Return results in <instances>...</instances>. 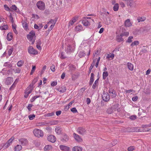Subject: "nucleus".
Wrapping results in <instances>:
<instances>
[{
    "mask_svg": "<svg viewBox=\"0 0 151 151\" xmlns=\"http://www.w3.org/2000/svg\"><path fill=\"white\" fill-rule=\"evenodd\" d=\"M35 33L33 31H31L27 36L28 39L32 44H33L35 42Z\"/></svg>",
    "mask_w": 151,
    "mask_h": 151,
    "instance_id": "f257e3e1",
    "label": "nucleus"
},
{
    "mask_svg": "<svg viewBox=\"0 0 151 151\" xmlns=\"http://www.w3.org/2000/svg\"><path fill=\"white\" fill-rule=\"evenodd\" d=\"M37 81V79H35L33 81L32 83L30 84L29 86L27 87L25 91V92L26 93H27L29 95L32 92V91L33 90L32 87L36 83Z\"/></svg>",
    "mask_w": 151,
    "mask_h": 151,
    "instance_id": "f03ea898",
    "label": "nucleus"
},
{
    "mask_svg": "<svg viewBox=\"0 0 151 151\" xmlns=\"http://www.w3.org/2000/svg\"><path fill=\"white\" fill-rule=\"evenodd\" d=\"M34 135L38 137H42L43 136V133L41 130L38 129H35L33 131Z\"/></svg>",
    "mask_w": 151,
    "mask_h": 151,
    "instance_id": "7ed1b4c3",
    "label": "nucleus"
},
{
    "mask_svg": "<svg viewBox=\"0 0 151 151\" xmlns=\"http://www.w3.org/2000/svg\"><path fill=\"white\" fill-rule=\"evenodd\" d=\"M36 5L37 8L40 10H44L45 9V5L42 1H39L37 2Z\"/></svg>",
    "mask_w": 151,
    "mask_h": 151,
    "instance_id": "20e7f679",
    "label": "nucleus"
},
{
    "mask_svg": "<svg viewBox=\"0 0 151 151\" xmlns=\"http://www.w3.org/2000/svg\"><path fill=\"white\" fill-rule=\"evenodd\" d=\"M103 100L105 101H108L110 99V96L106 92H104L102 95Z\"/></svg>",
    "mask_w": 151,
    "mask_h": 151,
    "instance_id": "39448f33",
    "label": "nucleus"
},
{
    "mask_svg": "<svg viewBox=\"0 0 151 151\" xmlns=\"http://www.w3.org/2000/svg\"><path fill=\"white\" fill-rule=\"evenodd\" d=\"M28 52L31 54L36 55L38 53L37 51L34 49L32 46H29L28 48Z\"/></svg>",
    "mask_w": 151,
    "mask_h": 151,
    "instance_id": "423d86ee",
    "label": "nucleus"
},
{
    "mask_svg": "<svg viewBox=\"0 0 151 151\" xmlns=\"http://www.w3.org/2000/svg\"><path fill=\"white\" fill-rule=\"evenodd\" d=\"M75 47L73 45H68L65 48V51L67 53H70L74 51Z\"/></svg>",
    "mask_w": 151,
    "mask_h": 151,
    "instance_id": "0eeeda50",
    "label": "nucleus"
},
{
    "mask_svg": "<svg viewBox=\"0 0 151 151\" xmlns=\"http://www.w3.org/2000/svg\"><path fill=\"white\" fill-rule=\"evenodd\" d=\"M47 139L48 140L52 143L55 142L56 140L55 137L53 135H50L47 136Z\"/></svg>",
    "mask_w": 151,
    "mask_h": 151,
    "instance_id": "6e6552de",
    "label": "nucleus"
},
{
    "mask_svg": "<svg viewBox=\"0 0 151 151\" xmlns=\"http://www.w3.org/2000/svg\"><path fill=\"white\" fill-rule=\"evenodd\" d=\"M73 135L75 139L78 142H81L82 141V139L78 135L75 133H74Z\"/></svg>",
    "mask_w": 151,
    "mask_h": 151,
    "instance_id": "1a4fd4ad",
    "label": "nucleus"
},
{
    "mask_svg": "<svg viewBox=\"0 0 151 151\" xmlns=\"http://www.w3.org/2000/svg\"><path fill=\"white\" fill-rule=\"evenodd\" d=\"M60 149L64 151H68L69 150V147L68 146L61 145L59 146Z\"/></svg>",
    "mask_w": 151,
    "mask_h": 151,
    "instance_id": "9d476101",
    "label": "nucleus"
},
{
    "mask_svg": "<svg viewBox=\"0 0 151 151\" xmlns=\"http://www.w3.org/2000/svg\"><path fill=\"white\" fill-rule=\"evenodd\" d=\"M77 131L79 133L82 135L84 134L86 132V130L82 127L79 128Z\"/></svg>",
    "mask_w": 151,
    "mask_h": 151,
    "instance_id": "9b49d317",
    "label": "nucleus"
},
{
    "mask_svg": "<svg viewBox=\"0 0 151 151\" xmlns=\"http://www.w3.org/2000/svg\"><path fill=\"white\" fill-rule=\"evenodd\" d=\"M19 142L22 145H26L27 143V139L24 138L20 139L19 140Z\"/></svg>",
    "mask_w": 151,
    "mask_h": 151,
    "instance_id": "f8f14e48",
    "label": "nucleus"
},
{
    "mask_svg": "<svg viewBox=\"0 0 151 151\" xmlns=\"http://www.w3.org/2000/svg\"><path fill=\"white\" fill-rule=\"evenodd\" d=\"M14 138L13 137H11L5 144V147L6 148H8L12 143V141L14 140Z\"/></svg>",
    "mask_w": 151,
    "mask_h": 151,
    "instance_id": "ddd939ff",
    "label": "nucleus"
},
{
    "mask_svg": "<svg viewBox=\"0 0 151 151\" xmlns=\"http://www.w3.org/2000/svg\"><path fill=\"white\" fill-rule=\"evenodd\" d=\"M26 21L24 20L22 22L23 27L26 30H28V23Z\"/></svg>",
    "mask_w": 151,
    "mask_h": 151,
    "instance_id": "4468645a",
    "label": "nucleus"
},
{
    "mask_svg": "<svg viewBox=\"0 0 151 151\" xmlns=\"http://www.w3.org/2000/svg\"><path fill=\"white\" fill-rule=\"evenodd\" d=\"M83 27L81 25L78 24L75 27V30L76 32H80L83 30Z\"/></svg>",
    "mask_w": 151,
    "mask_h": 151,
    "instance_id": "2eb2a0df",
    "label": "nucleus"
},
{
    "mask_svg": "<svg viewBox=\"0 0 151 151\" xmlns=\"http://www.w3.org/2000/svg\"><path fill=\"white\" fill-rule=\"evenodd\" d=\"M124 24L126 27H129L132 25V23L130 22V20L129 19H128L125 21Z\"/></svg>",
    "mask_w": 151,
    "mask_h": 151,
    "instance_id": "dca6fc26",
    "label": "nucleus"
},
{
    "mask_svg": "<svg viewBox=\"0 0 151 151\" xmlns=\"http://www.w3.org/2000/svg\"><path fill=\"white\" fill-rule=\"evenodd\" d=\"M128 68L130 70H133L134 69V65L130 63H128L127 64Z\"/></svg>",
    "mask_w": 151,
    "mask_h": 151,
    "instance_id": "f3484780",
    "label": "nucleus"
},
{
    "mask_svg": "<svg viewBox=\"0 0 151 151\" xmlns=\"http://www.w3.org/2000/svg\"><path fill=\"white\" fill-rule=\"evenodd\" d=\"M56 89L62 93L65 92L66 90V87L64 86H62L61 88H57Z\"/></svg>",
    "mask_w": 151,
    "mask_h": 151,
    "instance_id": "a211bd4d",
    "label": "nucleus"
},
{
    "mask_svg": "<svg viewBox=\"0 0 151 151\" xmlns=\"http://www.w3.org/2000/svg\"><path fill=\"white\" fill-rule=\"evenodd\" d=\"M127 4L131 7H133L134 6L133 0H128Z\"/></svg>",
    "mask_w": 151,
    "mask_h": 151,
    "instance_id": "6ab92c4d",
    "label": "nucleus"
},
{
    "mask_svg": "<svg viewBox=\"0 0 151 151\" xmlns=\"http://www.w3.org/2000/svg\"><path fill=\"white\" fill-rule=\"evenodd\" d=\"M73 151H82V148L81 147L76 146L73 148Z\"/></svg>",
    "mask_w": 151,
    "mask_h": 151,
    "instance_id": "aec40b11",
    "label": "nucleus"
},
{
    "mask_svg": "<svg viewBox=\"0 0 151 151\" xmlns=\"http://www.w3.org/2000/svg\"><path fill=\"white\" fill-rule=\"evenodd\" d=\"M69 71L71 73H73L74 71H75L76 69V67L74 65H70L69 67Z\"/></svg>",
    "mask_w": 151,
    "mask_h": 151,
    "instance_id": "412c9836",
    "label": "nucleus"
},
{
    "mask_svg": "<svg viewBox=\"0 0 151 151\" xmlns=\"http://www.w3.org/2000/svg\"><path fill=\"white\" fill-rule=\"evenodd\" d=\"M52 147L51 145H46L44 147V150L45 151H48L49 150H52Z\"/></svg>",
    "mask_w": 151,
    "mask_h": 151,
    "instance_id": "4be33fe9",
    "label": "nucleus"
},
{
    "mask_svg": "<svg viewBox=\"0 0 151 151\" xmlns=\"http://www.w3.org/2000/svg\"><path fill=\"white\" fill-rule=\"evenodd\" d=\"M12 33L9 32L7 35L6 38L8 40L10 41L12 39Z\"/></svg>",
    "mask_w": 151,
    "mask_h": 151,
    "instance_id": "5701e85b",
    "label": "nucleus"
},
{
    "mask_svg": "<svg viewBox=\"0 0 151 151\" xmlns=\"http://www.w3.org/2000/svg\"><path fill=\"white\" fill-rule=\"evenodd\" d=\"M82 23L85 26H88L90 25V22L87 20H83L82 21Z\"/></svg>",
    "mask_w": 151,
    "mask_h": 151,
    "instance_id": "b1692460",
    "label": "nucleus"
},
{
    "mask_svg": "<svg viewBox=\"0 0 151 151\" xmlns=\"http://www.w3.org/2000/svg\"><path fill=\"white\" fill-rule=\"evenodd\" d=\"M76 21V19L75 18H73L69 22V26H70L73 25Z\"/></svg>",
    "mask_w": 151,
    "mask_h": 151,
    "instance_id": "393cba45",
    "label": "nucleus"
},
{
    "mask_svg": "<svg viewBox=\"0 0 151 151\" xmlns=\"http://www.w3.org/2000/svg\"><path fill=\"white\" fill-rule=\"evenodd\" d=\"M22 147L21 145H18L15 147V151H19L22 149Z\"/></svg>",
    "mask_w": 151,
    "mask_h": 151,
    "instance_id": "a878e982",
    "label": "nucleus"
},
{
    "mask_svg": "<svg viewBox=\"0 0 151 151\" xmlns=\"http://www.w3.org/2000/svg\"><path fill=\"white\" fill-rule=\"evenodd\" d=\"M122 35H120L117 36V40L118 42H120L123 41V39L122 38Z\"/></svg>",
    "mask_w": 151,
    "mask_h": 151,
    "instance_id": "bb28decb",
    "label": "nucleus"
},
{
    "mask_svg": "<svg viewBox=\"0 0 151 151\" xmlns=\"http://www.w3.org/2000/svg\"><path fill=\"white\" fill-rule=\"evenodd\" d=\"M57 19L55 18L54 19H51L49 22H48V24H50V23H52V24L55 25L57 21Z\"/></svg>",
    "mask_w": 151,
    "mask_h": 151,
    "instance_id": "cd10ccee",
    "label": "nucleus"
},
{
    "mask_svg": "<svg viewBox=\"0 0 151 151\" xmlns=\"http://www.w3.org/2000/svg\"><path fill=\"white\" fill-rule=\"evenodd\" d=\"M139 44V42L138 41L136 40L134 41V42H133L130 45L132 47H133L134 46H137Z\"/></svg>",
    "mask_w": 151,
    "mask_h": 151,
    "instance_id": "c85d7f7f",
    "label": "nucleus"
},
{
    "mask_svg": "<svg viewBox=\"0 0 151 151\" xmlns=\"http://www.w3.org/2000/svg\"><path fill=\"white\" fill-rule=\"evenodd\" d=\"M4 66L5 67H7L8 68H10L12 67V65L10 64V63L9 62L4 63Z\"/></svg>",
    "mask_w": 151,
    "mask_h": 151,
    "instance_id": "c756f323",
    "label": "nucleus"
},
{
    "mask_svg": "<svg viewBox=\"0 0 151 151\" xmlns=\"http://www.w3.org/2000/svg\"><path fill=\"white\" fill-rule=\"evenodd\" d=\"M109 73L107 71H104L103 74V79L105 80L106 77L108 76Z\"/></svg>",
    "mask_w": 151,
    "mask_h": 151,
    "instance_id": "7c9ffc66",
    "label": "nucleus"
},
{
    "mask_svg": "<svg viewBox=\"0 0 151 151\" xmlns=\"http://www.w3.org/2000/svg\"><path fill=\"white\" fill-rule=\"evenodd\" d=\"M114 111H115V109L114 110L112 107L108 109L107 110V112L109 114H111Z\"/></svg>",
    "mask_w": 151,
    "mask_h": 151,
    "instance_id": "2f4dec72",
    "label": "nucleus"
},
{
    "mask_svg": "<svg viewBox=\"0 0 151 151\" xmlns=\"http://www.w3.org/2000/svg\"><path fill=\"white\" fill-rule=\"evenodd\" d=\"M114 57V54H109L107 55L106 58L108 59H110L111 58L113 59Z\"/></svg>",
    "mask_w": 151,
    "mask_h": 151,
    "instance_id": "473e14b6",
    "label": "nucleus"
},
{
    "mask_svg": "<svg viewBox=\"0 0 151 151\" xmlns=\"http://www.w3.org/2000/svg\"><path fill=\"white\" fill-rule=\"evenodd\" d=\"M146 18L145 17H139L137 19V20L139 22H143L146 19Z\"/></svg>",
    "mask_w": 151,
    "mask_h": 151,
    "instance_id": "72a5a7b5",
    "label": "nucleus"
},
{
    "mask_svg": "<svg viewBox=\"0 0 151 151\" xmlns=\"http://www.w3.org/2000/svg\"><path fill=\"white\" fill-rule=\"evenodd\" d=\"M119 9V4H115L114 6L113 9L114 11H116Z\"/></svg>",
    "mask_w": 151,
    "mask_h": 151,
    "instance_id": "f704fd0d",
    "label": "nucleus"
},
{
    "mask_svg": "<svg viewBox=\"0 0 151 151\" xmlns=\"http://www.w3.org/2000/svg\"><path fill=\"white\" fill-rule=\"evenodd\" d=\"M86 55V53L84 52L80 51L79 54V56L80 58H82Z\"/></svg>",
    "mask_w": 151,
    "mask_h": 151,
    "instance_id": "c9c22d12",
    "label": "nucleus"
},
{
    "mask_svg": "<svg viewBox=\"0 0 151 151\" xmlns=\"http://www.w3.org/2000/svg\"><path fill=\"white\" fill-rule=\"evenodd\" d=\"M98 81H99V79H98L96 80L94 83L93 84V85L92 86V88H93L94 89L96 88V87L97 86V85L98 83Z\"/></svg>",
    "mask_w": 151,
    "mask_h": 151,
    "instance_id": "e433bc0d",
    "label": "nucleus"
},
{
    "mask_svg": "<svg viewBox=\"0 0 151 151\" xmlns=\"http://www.w3.org/2000/svg\"><path fill=\"white\" fill-rule=\"evenodd\" d=\"M0 29L1 30H5L8 29V26L7 25H3L0 27Z\"/></svg>",
    "mask_w": 151,
    "mask_h": 151,
    "instance_id": "4c0bfd02",
    "label": "nucleus"
},
{
    "mask_svg": "<svg viewBox=\"0 0 151 151\" xmlns=\"http://www.w3.org/2000/svg\"><path fill=\"white\" fill-rule=\"evenodd\" d=\"M55 131L58 134H60L61 132V130L59 129V128L58 127H57L55 128Z\"/></svg>",
    "mask_w": 151,
    "mask_h": 151,
    "instance_id": "58836bf2",
    "label": "nucleus"
},
{
    "mask_svg": "<svg viewBox=\"0 0 151 151\" xmlns=\"http://www.w3.org/2000/svg\"><path fill=\"white\" fill-rule=\"evenodd\" d=\"M35 116L34 114H30L28 116V118L30 120H32L35 117Z\"/></svg>",
    "mask_w": 151,
    "mask_h": 151,
    "instance_id": "ea45409f",
    "label": "nucleus"
},
{
    "mask_svg": "<svg viewBox=\"0 0 151 151\" xmlns=\"http://www.w3.org/2000/svg\"><path fill=\"white\" fill-rule=\"evenodd\" d=\"M24 62L23 61L20 60L18 61L17 63V65L19 67H21L22 65L24 64Z\"/></svg>",
    "mask_w": 151,
    "mask_h": 151,
    "instance_id": "a19ab883",
    "label": "nucleus"
},
{
    "mask_svg": "<svg viewBox=\"0 0 151 151\" xmlns=\"http://www.w3.org/2000/svg\"><path fill=\"white\" fill-rule=\"evenodd\" d=\"M133 36H131L129 37L127 42L129 43L132 42V39H133Z\"/></svg>",
    "mask_w": 151,
    "mask_h": 151,
    "instance_id": "79ce46f5",
    "label": "nucleus"
},
{
    "mask_svg": "<svg viewBox=\"0 0 151 151\" xmlns=\"http://www.w3.org/2000/svg\"><path fill=\"white\" fill-rule=\"evenodd\" d=\"M40 97V95L34 96L31 99L30 101L31 102H32L34 101L37 98Z\"/></svg>",
    "mask_w": 151,
    "mask_h": 151,
    "instance_id": "37998d69",
    "label": "nucleus"
},
{
    "mask_svg": "<svg viewBox=\"0 0 151 151\" xmlns=\"http://www.w3.org/2000/svg\"><path fill=\"white\" fill-rule=\"evenodd\" d=\"M12 81V78L11 77H8L7 78L6 81L7 83L8 84H10L11 81Z\"/></svg>",
    "mask_w": 151,
    "mask_h": 151,
    "instance_id": "c03bdc74",
    "label": "nucleus"
},
{
    "mask_svg": "<svg viewBox=\"0 0 151 151\" xmlns=\"http://www.w3.org/2000/svg\"><path fill=\"white\" fill-rule=\"evenodd\" d=\"M119 105L118 104H116L113 106L111 107L114 110L115 109L116 111L117 109V108L119 106Z\"/></svg>",
    "mask_w": 151,
    "mask_h": 151,
    "instance_id": "a18cd8bd",
    "label": "nucleus"
},
{
    "mask_svg": "<svg viewBox=\"0 0 151 151\" xmlns=\"http://www.w3.org/2000/svg\"><path fill=\"white\" fill-rule=\"evenodd\" d=\"M68 137L66 135H64L63 137V139L66 142L68 140Z\"/></svg>",
    "mask_w": 151,
    "mask_h": 151,
    "instance_id": "49530a36",
    "label": "nucleus"
},
{
    "mask_svg": "<svg viewBox=\"0 0 151 151\" xmlns=\"http://www.w3.org/2000/svg\"><path fill=\"white\" fill-rule=\"evenodd\" d=\"M36 69V66H32V69L31 70V72L30 73V74L31 75L35 71V70Z\"/></svg>",
    "mask_w": 151,
    "mask_h": 151,
    "instance_id": "de8ad7c7",
    "label": "nucleus"
},
{
    "mask_svg": "<svg viewBox=\"0 0 151 151\" xmlns=\"http://www.w3.org/2000/svg\"><path fill=\"white\" fill-rule=\"evenodd\" d=\"M137 117L135 115H132L129 117V119L132 120H134L136 119Z\"/></svg>",
    "mask_w": 151,
    "mask_h": 151,
    "instance_id": "09e8293b",
    "label": "nucleus"
},
{
    "mask_svg": "<svg viewBox=\"0 0 151 151\" xmlns=\"http://www.w3.org/2000/svg\"><path fill=\"white\" fill-rule=\"evenodd\" d=\"M4 7L5 9L7 11H10V9L9 8V7H8V6L6 5L5 4L4 5Z\"/></svg>",
    "mask_w": 151,
    "mask_h": 151,
    "instance_id": "8fccbe9b",
    "label": "nucleus"
},
{
    "mask_svg": "<svg viewBox=\"0 0 151 151\" xmlns=\"http://www.w3.org/2000/svg\"><path fill=\"white\" fill-rule=\"evenodd\" d=\"M13 52V49L12 48H10L9 50L8 51V54L9 56H10L12 54Z\"/></svg>",
    "mask_w": 151,
    "mask_h": 151,
    "instance_id": "3c124183",
    "label": "nucleus"
},
{
    "mask_svg": "<svg viewBox=\"0 0 151 151\" xmlns=\"http://www.w3.org/2000/svg\"><path fill=\"white\" fill-rule=\"evenodd\" d=\"M33 105L31 104H29L27 107V108L28 109L29 111H30L32 109L31 108L32 106Z\"/></svg>",
    "mask_w": 151,
    "mask_h": 151,
    "instance_id": "603ef678",
    "label": "nucleus"
},
{
    "mask_svg": "<svg viewBox=\"0 0 151 151\" xmlns=\"http://www.w3.org/2000/svg\"><path fill=\"white\" fill-rule=\"evenodd\" d=\"M11 8L14 11H16L17 10V7L15 5H12Z\"/></svg>",
    "mask_w": 151,
    "mask_h": 151,
    "instance_id": "864d4df0",
    "label": "nucleus"
},
{
    "mask_svg": "<svg viewBox=\"0 0 151 151\" xmlns=\"http://www.w3.org/2000/svg\"><path fill=\"white\" fill-rule=\"evenodd\" d=\"M50 69L52 72H54L55 70V66L54 65H52L50 67Z\"/></svg>",
    "mask_w": 151,
    "mask_h": 151,
    "instance_id": "5fc2aeb1",
    "label": "nucleus"
},
{
    "mask_svg": "<svg viewBox=\"0 0 151 151\" xmlns=\"http://www.w3.org/2000/svg\"><path fill=\"white\" fill-rule=\"evenodd\" d=\"M9 19L11 22L12 23H14L13 18L11 14H10L9 16Z\"/></svg>",
    "mask_w": 151,
    "mask_h": 151,
    "instance_id": "6e6d98bb",
    "label": "nucleus"
},
{
    "mask_svg": "<svg viewBox=\"0 0 151 151\" xmlns=\"http://www.w3.org/2000/svg\"><path fill=\"white\" fill-rule=\"evenodd\" d=\"M57 82L55 81H54L52 82L51 84V85L52 86H56L57 84Z\"/></svg>",
    "mask_w": 151,
    "mask_h": 151,
    "instance_id": "4d7b16f0",
    "label": "nucleus"
},
{
    "mask_svg": "<svg viewBox=\"0 0 151 151\" xmlns=\"http://www.w3.org/2000/svg\"><path fill=\"white\" fill-rule=\"evenodd\" d=\"M95 65V62L94 61H93L90 67V70L91 71V70L93 68V66L94 65Z\"/></svg>",
    "mask_w": 151,
    "mask_h": 151,
    "instance_id": "13d9d810",
    "label": "nucleus"
},
{
    "mask_svg": "<svg viewBox=\"0 0 151 151\" xmlns=\"http://www.w3.org/2000/svg\"><path fill=\"white\" fill-rule=\"evenodd\" d=\"M110 93H111V94H113V96L114 97H115L116 96V94L115 93V92L114 91H110L109 92Z\"/></svg>",
    "mask_w": 151,
    "mask_h": 151,
    "instance_id": "bf43d9fd",
    "label": "nucleus"
},
{
    "mask_svg": "<svg viewBox=\"0 0 151 151\" xmlns=\"http://www.w3.org/2000/svg\"><path fill=\"white\" fill-rule=\"evenodd\" d=\"M71 111L73 113H76L77 112V110L75 108H72L71 109Z\"/></svg>",
    "mask_w": 151,
    "mask_h": 151,
    "instance_id": "052dcab7",
    "label": "nucleus"
},
{
    "mask_svg": "<svg viewBox=\"0 0 151 151\" xmlns=\"http://www.w3.org/2000/svg\"><path fill=\"white\" fill-rule=\"evenodd\" d=\"M133 91L134 90L132 89H130L129 90H126L125 91V92H126V93H130L131 92H133Z\"/></svg>",
    "mask_w": 151,
    "mask_h": 151,
    "instance_id": "680f3d73",
    "label": "nucleus"
},
{
    "mask_svg": "<svg viewBox=\"0 0 151 151\" xmlns=\"http://www.w3.org/2000/svg\"><path fill=\"white\" fill-rule=\"evenodd\" d=\"M134 149V148L133 147H130L128 148V151H132Z\"/></svg>",
    "mask_w": 151,
    "mask_h": 151,
    "instance_id": "e2e57ef3",
    "label": "nucleus"
},
{
    "mask_svg": "<svg viewBox=\"0 0 151 151\" xmlns=\"http://www.w3.org/2000/svg\"><path fill=\"white\" fill-rule=\"evenodd\" d=\"M54 115V112H52L51 113H48L47 114V116H53Z\"/></svg>",
    "mask_w": 151,
    "mask_h": 151,
    "instance_id": "0e129e2a",
    "label": "nucleus"
},
{
    "mask_svg": "<svg viewBox=\"0 0 151 151\" xmlns=\"http://www.w3.org/2000/svg\"><path fill=\"white\" fill-rule=\"evenodd\" d=\"M138 97L137 96H135L134 97H133L132 99V100L133 101H135L137 99Z\"/></svg>",
    "mask_w": 151,
    "mask_h": 151,
    "instance_id": "69168bd1",
    "label": "nucleus"
},
{
    "mask_svg": "<svg viewBox=\"0 0 151 151\" xmlns=\"http://www.w3.org/2000/svg\"><path fill=\"white\" fill-rule=\"evenodd\" d=\"M93 81H94V78H90V82H89V84L90 85H91L93 83Z\"/></svg>",
    "mask_w": 151,
    "mask_h": 151,
    "instance_id": "338daca9",
    "label": "nucleus"
},
{
    "mask_svg": "<svg viewBox=\"0 0 151 151\" xmlns=\"http://www.w3.org/2000/svg\"><path fill=\"white\" fill-rule=\"evenodd\" d=\"M21 70L19 68L16 69L15 70V73H19L21 72Z\"/></svg>",
    "mask_w": 151,
    "mask_h": 151,
    "instance_id": "774afa93",
    "label": "nucleus"
}]
</instances>
